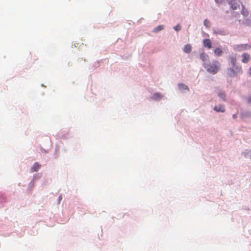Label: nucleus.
<instances>
[{
  "instance_id": "nucleus-1",
  "label": "nucleus",
  "mask_w": 251,
  "mask_h": 251,
  "mask_svg": "<svg viewBox=\"0 0 251 251\" xmlns=\"http://www.w3.org/2000/svg\"><path fill=\"white\" fill-rule=\"evenodd\" d=\"M220 63L218 61H214L211 64L209 65H203L204 67L206 69L207 71L210 73L216 74L219 68Z\"/></svg>"
},
{
  "instance_id": "nucleus-2",
  "label": "nucleus",
  "mask_w": 251,
  "mask_h": 251,
  "mask_svg": "<svg viewBox=\"0 0 251 251\" xmlns=\"http://www.w3.org/2000/svg\"><path fill=\"white\" fill-rule=\"evenodd\" d=\"M235 71L234 70L233 68H229L227 71V75L230 77H234L238 73H242V70L241 66L239 67H235Z\"/></svg>"
},
{
  "instance_id": "nucleus-3",
  "label": "nucleus",
  "mask_w": 251,
  "mask_h": 251,
  "mask_svg": "<svg viewBox=\"0 0 251 251\" xmlns=\"http://www.w3.org/2000/svg\"><path fill=\"white\" fill-rule=\"evenodd\" d=\"M251 48V46L248 44L236 45L234 46V50L237 51H242Z\"/></svg>"
},
{
  "instance_id": "nucleus-4",
  "label": "nucleus",
  "mask_w": 251,
  "mask_h": 251,
  "mask_svg": "<svg viewBox=\"0 0 251 251\" xmlns=\"http://www.w3.org/2000/svg\"><path fill=\"white\" fill-rule=\"evenodd\" d=\"M228 3L230 5V7L233 10H236L239 7V4L236 2L237 0H227Z\"/></svg>"
},
{
  "instance_id": "nucleus-5",
  "label": "nucleus",
  "mask_w": 251,
  "mask_h": 251,
  "mask_svg": "<svg viewBox=\"0 0 251 251\" xmlns=\"http://www.w3.org/2000/svg\"><path fill=\"white\" fill-rule=\"evenodd\" d=\"M242 62L244 63H247L251 59V55L248 53H243L242 55Z\"/></svg>"
},
{
  "instance_id": "nucleus-6",
  "label": "nucleus",
  "mask_w": 251,
  "mask_h": 251,
  "mask_svg": "<svg viewBox=\"0 0 251 251\" xmlns=\"http://www.w3.org/2000/svg\"><path fill=\"white\" fill-rule=\"evenodd\" d=\"M214 110L217 112H225V108L224 105H216L214 107Z\"/></svg>"
},
{
  "instance_id": "nucleus-7",
  "label": "nucleus",
  "mask_w": 251,
  "mask_h": 251,
  "mask_svg": "<svg viewBox=\"0 0 251 251\" xmlns=\"http://www.w3.org/2000/svg\"><path fill=\"white\" fill-rule=\"evenodd\" d=\"M203 46L208 49H211L212 47L211 42L210 39H204L203 41Z\"/></svg>"
},
{
  "instance_id": "nucleus-8",
  "label": "nucleus",
  "mask_w": 251,
  "mask_h": 251,
  "mask_svg": "<svg viewBox=\"0 0 251 251\" xmlns=\"http://www.w3.org/2000/svg\"><path fill=\"white\" fill-rule=\"evenodd\" d=\"M162 98V96L161 95V94L159 93H156L154 94L151 97V99L155 100H160V99H161Z\"/></svg>"
},
{
  "instance_id": "nucleus-9",
  "label": "nucleus",
  "mask_w": 251,
  "mask_h": 251,
  "mask_svg": "<svg viewBox=\"0 0 251 251\" xmlns=\"http://www.w3.org/2000/svg\"><path fill=\"white\" fill-rule=\"evenodd\" d=\"M192 50V46L190 44H187L185 45L183 51L186 53H190Z\"/></svg>"
},
{
  "instance_id": "nucleus-10",
  "label": "nucleus",
  "mask_w": 251,
  "mask_h": 251,
  "mask_svg": "<svg viewBox=\"0 0 251 251\" xmlns=\"http://www.w3.org/2000/svg\"><path fill=\"white\" fill-rule=\"evenodd\" d=\"M231 64L233 67V68L236 67V56H231L229 57Z\"/></svg>"
},
{
  "instance_id": "nucleus-11",
  "label": "nucleus",
  "mask_w": 251,
  "mask_h": 251,
  "mask_svg": "<svg viewBox=\"0 0 251 251\" xmlns=\"http://www.w3.org/2000/svg\"><path fill=\"white\" fill-rule=\"evenodd\" d=\"M41 166L38 163H35L31 169V172H36L40 168Z\"/></svg>"
},
{
  "instance_id": "nucleus-12",
  "label": "nucleus",
  "mask_w": 251,
  "mask_h": 251,
  "mask_svg": "<svg viewBox=\"0 0 251 251\" xmlns=\"http://www.w3.org/2000/svg\"><path fill=\"white\" fill-rule=\"evenodd\" d=\"M215 54L218 56H221L223 53V50L219 48H216L214 50Z\"/></svg>"
},
{
  "instance_id": "nucleus-13",
  "label": "nucleus",
  "mask_w": 251,
  "mask_h": 251,
  "mask_svg": "<svg viewBox=\"0 0 251 251\" xmlns=\"http://www.w3.org/2000/svg\"><path fill=\"white\" fill-rule=\"evenodd\" d=\"M218 95L219 97L221 98V99L224 100V101H226V95L225 93V92H223V91H220L218 93Z\"/></svg>"
},
{
  "instance_id": "nucleus-14",
  "label": "nucleus",
  "mask_w": 251,
  "mask_h": 251,
  "mask_svg": "<svg viewBox=\"0 0 251 251\" xmlns=\"http://www.w3.org/2000/svg\"><path fill=\"white\" fill-rule=\"evenodd\" d=\"M179 89L181 90H185L188 91L189 90L188 87L184 84L181 83L178 84Z\"/></svg>"
},
{
  "instance_id": "nucleus-15",
  "label": "nucleus",
  "mask_w": 251,
  "mask_h": 251,
  "mask_svg": "<svg viewBox=\"0 0 251 251\" xmlns=\"http://www.w3.org/2000/svg\"><path fill=\"white\" fill-rule=\"evenodd\" d=\"M164 28V26L163 25H160L154 28L153 31L154 32H157L159 31L163 30Z\"/></svg>"
},
{
  "instance_id": "nucleus-16",
  "label": "nucleus",
  "mask_w": 251,
  "mask_h": 251,
  "mask_svg": "<svg viewBox=\"0 0 251 251\" xmlns=\"http://www.w3.org/2000/svg\"><path fill=\"white\" fill-rule=\"evenodd\" d=\"M200 58L202 61H205L208 58V55L205 53H201L200 54Z\"/></svg>"
},
{
  "instance_id": "nucleus-17",
  "label": "nucleus",
  "mask_w": 251,
  "mask_h": 251,
  "mask_svg": "<svg viewBox=\"0 0 251 251\" xmlns=\"http://www.w3.org/2000/svg\"><path fill=\"white\" fill-rule=\"evenodd\" d=\"M203 24H204V25L206 27H209L210 26V23L207 19L204 20Z\"/></svg>"
},
{
  "instance_id": "nucleus-18",
  "label": "nucleus",
  "mask_w": 251,
  "mask_h": 251,
  "mask_svg": "<svg viewBox=\"0 0 251 251\" xmlns=\"http://www.w3.org/2000/svg\"><path fill=\"white\" fill-rule=\"evenodd\" d=\"M174 29L176 31H178L181 29V26L179 25H177L176 26H174Z\"/></svg>"
},
{
  "instance_id": "nucleus-19",
  "label": "nucleus",
  "mask_w": 251,
  "mask_h": 251,
  "mask_svg": "<svg viewBox=\"0 0 251 251\" xmlns=\"http://www.w3.org/2000/svg\"><path fill=\"white\" fill-rule=\"evenodd\" d=\"M224 0H215V2L218 4L222 3L224 1Z\"/></svg>"
},
{
  "instance_id": "nucleus-20",
  "label": "nucleus",
  "mask_w": 251,
  "mask_h": 251,
  "mask_svg": "<svg viewBox=\"0 0 251 251\" xmlns=\"http://www.w3.org/2000/svg\"><path fill=\"white\" fill-rule=\"evenodd\" d=\"M232 117L233 119H236L237 117V114H234L232 115Z\"/></svg>"
},
{
  "instance_id": "nucleus-21",
  "label": "nucleus",
  "mask_w": 251,
  "mask_h": 251,
  "mask_svg": "<svg viewBox=\"0 0 251 251\" xmlns=\"http://www.w3.org/2000/svg\"><path fill=\"white\" fill-rule=\"evenodd\" d=\"M242 12L243 15H247L248 14V12H244L243 11Z\"/></svg>"
},
{
  "instance_id": "nucleus-22",
  "label": "nucleus",
  "mask_w": 251,
  "mask_h": 251,
  "mask_svg": "<svg viewBox=\"0 0 251 251\" xmlns=\"http://www.w3.org/2000/svg\"><path fill=\"white\" fill-rule=\"evenodd\" d=\"M249 74L251 76V66L250 67L249 69Z\"/></svg>"
}]
</instances>
